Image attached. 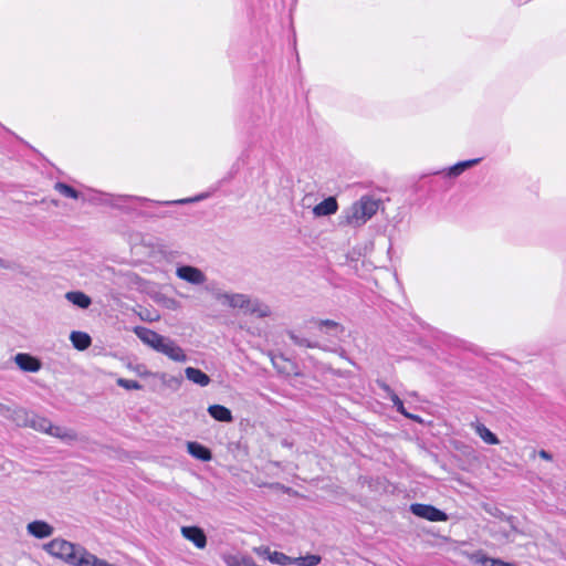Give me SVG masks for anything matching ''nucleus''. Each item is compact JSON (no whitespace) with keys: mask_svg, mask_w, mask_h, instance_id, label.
Instances as JSON below:
<instances>
[{"mask_svg":"<svg viewBox=\"0 0 566 566\" xmlns=\"http://www.w3.org/2000/svg\"><path fill=\"white\" fill-rule=\"evenodd\" d=\"M65 298L73 305L80 308H87L92 304V300L88 295L81 291H71L65 294Z\"/></svg>","mask_w":566,"mask_h":566,"instance_id":"23","label":"nucleus"},{"mask_svg":"<svg viewBox=\"0 0 566 566\" xmlns=\"http://www.w3.org/2000/svg\"><path fill=\"white\" fill-rule=\"evenodd\" d=\"M43 549L71 566H116L98 558L84 546L63 538H54L45 543Z\"/></svg>","mask_w":566,"mask_h":566,"instance_id":"1","label":"nucleus"},{"mask_svg":"<svg viewBox=\"0 0 566 566\" xmlns=\"http://www.w3.org/2000/svg\"><path fill=\"white\" fill-rule=\"evenodd\" d=\"M48 434L59 438L65 442L75 441L77 438L75 431L64 428V427L54 426L52 422H51V428H49V430H48Z\"/></svg>","mask_w":566,"mask_h":566,"instance_id":"22","label":"nucleus"},{"mask_svg":"<svg viewBox=\"0 0 566 566\" xmlns=\"http://www.w3.org/2000/svg\"><path fill=\"white\" fill-rule=\"evenodd\" d=\"M208 413L214 420L220 421V422H232L233 421V416H232L231 410L222 405L209 406Z\"/></svg>","mask_w":566,"mask_h":566,"instance_id":"18","label":"nucleus"},{"mask_svg":"<svg viewBox=\"0 0 566 566\" xmlns=\"http://www.w3.org/2000/svg\"><path fill=\"white\" fill-rule=\"evenodd\" d=\"M481 566H516L515 564L503 562L497 558L482 556L480 559Z\"/></svg>","mask_w":566,"mask_h":566,"instance_id":"33","label":"nucleus"},{"mask_svg":"<svg viewBox=\"0 0 566 566\" xmlns=\"http://www.w3.org/2000/svg\"><path fill=\"white\" fill-rule=\"evenodd\" d=\"M287 336L293 342V344L298 347L322 348L318 342L311 340L306 337H302V336L297 335L294 331H289Z\"/></svg>","mask_w":566,"mask_h":566,"instance_id":"26","label":"nucleus"},{"mask_svg":"<svg viewBox=\"0 0 566 566\" xmlns=\"http://www.w3.org/2000/svg\"><path fill=\"white\" fill-rule=\"evenodd\" d=\"M0 266L3 268V269H9V265H8L7 261H4L1 258H0Z\"/></svg>","mask_w":566,"mask_h":566,"instance_id":"37","label":"nucleus"},{"mask_svg":"<svg viewBox=\"0 0 566 566\" xmlns=\"http://www.w3.org/2000/svg\"><path fill=\"white\" fill-rule=\"evenodd\" d=\"M205 198H207V195H199L195 198H185V199L170 200V201H156V203L159 206L186 205L189 202L199 201Z\"/></svg>","mask_w":566,"mask_h":566,"instance_id":"30","label":"nucleus"},{"mask_svg":"<svg viewBox=\"0 0 566 566\" xmlns=\"http://www.w3.org/2000/svg\"><path fill=\"white\" fill-rule=\"evenodd\" d=\"M311 323L321 332L333 338H339L344 333V327L333 319L312 318Z\"/></svg>","mask_w":566,"mask_h":566,"instance_id":"7","label":"nucleus"},{"mask_svg":"<svg viewBox=\"0 0 566 566\" xmlns=\"http://www.w3.org/2000/svg\"><path fill=\"white\" fill-rule=\"evenodd\" d=\"M187 451L191 457L200 461H210L212 458L211 450L197 441L188 442Z\"/></svg>","mask_w":566,"mask_h":566,"instance_id":"17","label":"nucleus"},{"mask_svg":"<svg viewBox=\"0 0 566 566\" xmlns=\"http://www.w3.org/2000/svg\"><path fill=\"white\" fill-rule=\"evenodd\" d=\"M0 416L6 419L11 420L19 427H20V423H23L27 419L25 409L17 407L14 405L0 403Z\"/></svg>","mask_w":566,"mask_h":566,"instance_id":"13","label":"nucleus"},{"mask_svg":"<svg viewBox=\"0 0 566 566\" xmlns=\"http://www.w3.org/2000/svg\"><path fill=\"white\" fill-rule=\"evenodd\" d=\"M253 551L259 556H263V557H266V558H268L269 555L272 554V552H271L269 546H259V547H255Z\"/></svg>","mask_w":566,"mask_h":566,"instance_id":"35","label":"nucleus"},{"mask_svg":"<svg viewBox=\"0 0 566 566\" xmlns=\"http://www.w3.org/2000/svg\"><path fill=\"white\" fill-rule=\"evenodd\" d=\"M70 340L74 348L78 350L87 349L92 344L91 336L85 332L73 331L70 335Z\"/></svg>","mask_w":566,"mask_h":566,"instance_id":"24","label":"nucleus"},{"mask_svg":"<svg viewBox=\"0 0 566 566\" xmlns=\"http://www.w3.org/2000/svg\"><path fill=\"white\" fill-rule=\"evenodd\" d=\"M54 189L56 191H59L63 197H66V198L78 199L81 196L80 191H77L72 186H70L65 182H62V181H57L54 185Z\"/></svg>","mask_w":566,"mask_h":566,"instance_id":"27","label":"nucleus"},{"mask_svg":"<svg viewBox=\"0 0 566 566\" xmlns=\"http://www.w3.org/2000/svg\"><path fill=\"white\" fill-rule=\"evenodd\" d=\"M410 512L430 522H446L448 520V514L444 511L430 504L413 503L410 505Z\"/></svg>","mask_w":566,"mask_h":566,"instance_id":"3","label":"nucleus"},{"mask_svg":"<svg viewBox=\"0 0 566 566\" xmlns=\"http://www.w3.org/2000/svg\"><path fill=\"white\" fill-rule=\"evenodd\" d=\"M27 531L35 538H46L53 534L54 527L45 521L36 520L27 525Z\"/></svg>","mask_w":566,"mask_h":566,"instance_id":"15","label":"nucleus"},{"mask_svg":"<svg viewBox=\"0 0 566 566\" xmlns=\"http://www.w3.org/2000/svg\"><path fill=\"white\" fill-rule=\"evenodd\" d=\"M116 384L119 387L127 389V390H139L143 388L140 382H138L137 380H133V379L118 378L116 380Z\"/></svg>","mask_w":566,"mask_h":566,"instance_id":"31","label":"nucleus"},{"mask_svg":"<svg viewBox=\"0 0 566 566\" xmlns=\"http://www.w3.org/2000/svg\"><path fill=\"white\" fill-rule=\"evenodd\" d=\"M156 352L166 355L174 361L185 363L187 360V355L185 354L184 349L177 345L175 340L165 336Z\"/></svg>","mask_w":566,"mask_h":566,"instance_id":"4","label":"nucleus"},{"mask_svg":"<svg viewBox=\"0 0 566 566\" xmlns=\"http://www.w3.org/2000/svg\"><path fill=\"white\" fill-rule=\"evenodd\" d=\"M286 361H287V359H285L283 355L272 357L273 366H274V368H276V370L279 373L286 374V375L294 373L295 375H297L296 371L287 370L285 366H282V363H286Z\"/></svg>","mask_w":566,"mask_h":566,"instance_id":"32","label":"nucleus"},{"mask_svg":"<svg viewBox=\"0 0 566 566\" xmlns=\"http://www.w3.org/2000/svg\"><path fill=\"white\" fill-rule=\"evenodd\" d=\"M134 333L144 344L148 345L155 350H157L160 342H163L164 338L163 335L145 326H136L134 328Z\"/></svg>","mask_w":566,"mask_h":566,"instance_id":"9","label":"nucleus"},{"mask_svg":"<svg viewBox=\"0 0 566 566\" xmlns=\"http://www.w3.org/2000/svg\"><path fill=\"white\" fill-rule=\"evenodd\" d=\"M475 433L488 444H499L500 440L495 433H493L483 423L476 422L473 424Z\"/></svg>","mask_w":566,"mask_h":566,"instance_id":"25","label":"nucleus"},{"mask_svg":"<svg viewBox=\"0 0 566 566\" xmlns=\"http://www.w3.org/2000/svg\"><path fill=\"white\" fill-rule=\"evenodd\" d=\"M135 201L139 202V203H144V202H149L150 200L147 198H144V197L127 196V195L109 196V205L115 208H119V209H124L127 203L135 202Z\"/></svg>","mask_w":566,"mask_h":566,"instance_id":"20","label":"nucleus"},{"mask_svg":"<svg viewBox=\"0 0 566 566\" xmlns=\"http://www.w3.org/2000/svg\"><path fill=\"white\" fill-rule=\"evenodd\" d=\"M379 208V201L369 196H363L360 200L352 205L349 209L343 212L345 223L359 227L366 223Z\"/></svg>","mask_w":566,"mask_h":566,"instance_id":"2","label":"nucleus"},{"mask_svg":"<svg viewBox=\"0 0 566 566\" xmlns=\"http://www.w3.org/2000/svg\"><path fill=\"white\" fill-rule=\"evenodd\" d=\"M161 380L164 382H167L170 387L175 386V387H179L181 381H182V378L181 377H175V376H171L168 380H167V375L166 374H163L161 376Z\"/></svg>","mask_w":566,"mask_h":566,"instance_id":"34","label":"nucleus"},{"mask_svg":"<svg viewBox=\"0 0 566 566\" xmlns=\"http://www.w3.org/2000/svg\"><path fill=\"white\" fill-rule=\"evenodd\" d=\"M538 455H539L542 459H544V460H552V459H553V455H552L548 451H546V450H541V451L538 452Z\"/></svg>","mask_w":566,"mask_h":566,"instance_id":"36","label":"nucleus"},{"mask_svg":"<svg viewBox=\"0 0 566 566\" xmlns=\"http://www.w3.org/2000/svg\"><path fill=\"white\" fill-rule=\"evenodd\" d=\"M25 417V421L23 423H20V427H30L36 431L44 433H48L49 428H51V421L44 417L38 416L27 410Z\"/></svg>","mask_w":566,"mask_h":566,"instance_id":"14","label":"nucleus"},{"mask_svg":"<svg viewBox=\"0 0 566 566\" xmlns=\"http://www.w3.org/2000/svg\"><path fill=\"white\" fill-rule=\"evenodd\" d=\"M216 298L222 302L223 304H228L232 308L240 310H244L250 303V297L245 294L240 293L231 294L226 292H218L216 293Z\"/></svg>","mask_w":566,"mask_h":566,"instance_id":"8","label":"nucleus"},{"mask_svg":"<svg viewBox=\"0 0 566 566\" xmlns=\"http://www.w3.org/2000/svg\"><path fill=\"white\" fill-rule=\"evenodd\" d=\"M176 274L179 279L195 285L203 284L207 280L206 274L200 269L192 265L178 266Z\"/></svg>","mask_w":566,"mask_h":566,"instance_id":"5","label":"nucleus"},{"mask_svg":"<svg viewBox=\"0 0 566 566\" xmlns=\"http://www.w3.org/2000/svg\"><path fill=\"white\" fill-rule=\"evenodd\" d=\"M182 536L193 543L197 548H205L207 545V536L202 528L199 526H182Z\"/></svg>","mask_w":566,"mask_h":566,"instance_id":"11","label":"nucleus"},{"mask_svg":"<svg viewBox=\"0 0 566 566\" xmlns=\"http://www.w3.org/2000/svg\"><path fill=\"white\" fill-rule=\"evenodd\" d=\"M480 161H481V158H474V159L459 161L447 169L434 172V175H440L443 178L454 179V178L459 177L461 174H463L465 170L478 165Z\"/></svg>","mask_w":566,"mask_h":566,"instance_id":"6","label":"nucleus"},{"mask_svg":"<svg viewBox=\"0 0 566 566\" xmlns=\"http://www.w3.org/2000/svg\"><path fill=\"white\" fill-rule=\"evenodd\" d=\"M185 375L188 380L201 387L208 386L211 381L210 377L199 368L187 367L185 369Z\"/></svg>","mask_w":566,"mask_h":566,"instance_id":"19","label":"nucleus"},{"mask_svg":"<svg viewBox=\"0 0 566 566\" xmlns=\"http://www.w3.org/2000/svg\"><path fill=\"white\" fill-rule=\"evenodd\" d=\"M322 557L319 555L307 554L305 556L294 557L293 565L297 566H316L321 563Z\"/></svg>","mask_w":566,"mask_h":566,"instance_id":"28","label":"nucleus"},{"mask_svg":"<svg viewBox=\"0 0 566 566\" xmlns=\"http://www.w3.org/2000/svg\"><path fill=\"white\" fill-rule=\"evenodd\" d=\"M14 361L21 370L28 373H36L42 367L40 359L27 353L17 354Z\"/></svg>","mask_w":566,"mask_h":566,"instance_id":"12","label":"nucleus"},{"mask_svg":"<svg viewBox=\"0 0 566 566\" xmlns=\"http://www.w3.org/2000/svg\"><path fill=\"white\" fill-rule=\"evenodd\" d=\"M338 209V203L335 197H328L316 205L313 209V213L316 217H326L334 214Z\"/></svg>","mask_w":566,"mask_h":566,"instance_id":"16","label":"nucleus"},{"mask_svg":"<svg viewBox=\"0 0 566 566\" xmlns=\"http://www.w3.org/2000/svg\"><path fill=\"white\" fill-rule=\"evenodd\" d=\"M245 313L255 315L256 317H266L271 314L270 307L259 301L258 298H251L249 305L244 308Z\"/></svg>","mask_w":566,"mask_h":566,"instance_id":"21","label":"nucleus"},{"mask_svg":"<svg viewBox=\"0 0 566 566\" xmlns=\"http://www.w3.org/2000/svg\"><path fill=\"white\" fill-rule=\"evenodd\" d=\"M268 559L271 563L285 566V565H293L294 557H290L281 552H272V554L268 556Z\"/></svg>","mask_w":566,"mask_h":566,"instance_id":"29","label":"nucleus"},{"mask_svg":"<svg viewBox=\"0 0 566 566\" xmlns=\"http://www.w3.org/2000/svg\"><path fill=\"white\" fill-rule=\"evenodd\" d=\"M377 385L386 394V398H388L392 402L394 407L400 415L405 416L408 419H417L416 416L409 413L406 410L403 401L399 398V396L391 389V387L388 384L378 380Z\"/></svg>","mask_w":566,"mask_h":566,"instance_id":"10","label":"nucleus"}]
</instances>
